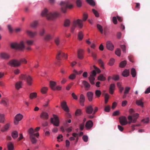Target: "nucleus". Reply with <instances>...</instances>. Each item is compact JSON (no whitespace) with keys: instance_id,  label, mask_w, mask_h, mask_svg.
<instances>
[{"instance_id":"obj_1","label":"nucleus","mask_w":150,"mask_h":150,"mask_svg":"<svg viewBox=\"0 0 150 150\" xmlns=\"http://www.w3.org/2000/svg\"><path fill=\"white\" fill-rule=\"evenodd\" d=\"M41 15L42 16L46 17L48 20H53L58 17L59 16V14L57 12L48 13V10L45 8L42 11Z\"/></svg>"},{"instance_id":"obj_2","label":"nucleus","mask_w":150,"mask_h":150,"mask_svg":"<svg viewBox=\"0 0 150 150\" xmlns=\"http://www.w3.org/2000/svg\"><path fill=\"white\" fill-rule=\"evenodd\" d=\"M27 62V61L25 59L23 58L19 61L15 59L11 60L9 61L8 64L11 67H17L20 66L21 63L26 64Z\"/></svg>"},{"instance_id":"obj_3","label":"nucleus","mask_w":150,"mask_h":150,"mask_svg":"<svg viewBox=\"0 0 150 150\" xmlns=\"http://www.w3.org/2000/svg\"><path fill=\"white\" fill-rule=\"evenodd\" d=\"M69 1H62L61 2L60 4L61 6V10L63 13H66L67 8L71 9L73 7V5L72 4H69Z\"/></svg>"},{"instance_id":"obj_4","label":"nucleus","mask_w":150,"mask_h":150,"mask_svg":"<svg viewBox=\"0 0 150 150\" xmlns=\"http://www.w3.org/2000/svg\"><path fill=\"white\" fill-rule=\"evenodd\" d=\"M11 46L13 49L19 50L23 49L25 47L24 43L22 41L19 43L17 42L12 43L11 44Z\"/></svg>"},{"instance_id":"obj_5","label":"nucleus","mask_w":150,"mask_h":150,"mask_svg":"<svg viewBox=\"0 0 150 150\" xmlns=\"http://www.w3.org/2000/svg\"><path fill=\"white\" fill-rule=\"evenodd\" d=\"M34 129L32 128H30L28 130V132L29 135V138L31 142L33 144H35L37 141V140L34 137Z\"/></svg>"},{"instance_id":"obj_6","label":"nucleus","mask_w":150,"mask_h":150,"mask_svg":"<svg viewBox=\"0 0 150 150\" xmlns=\"http://www.w3.org/2000/svg\"><path fill=\"white\" fill-rule=\"evenodd\" d=\"M82 22L83 21L80 19H78L76 21H74L73 22L72 26L71 28V32L73 33L77 25L79 28H81L83 26Z\"/></svg>"},{"instance_id":"obj_7","label":"nucleus","mask_w":150,"mask_h":150,"mask_svg":"<svg viewBox=\"0 0 150 150\" xmlns=\"http://www.w3.org/2000/svg\"><path fill=\"white\" fill-rule=\"evenodd\" d=\"M54 118H52L50 119L51 122L54 126L58 127L59 125V118L56 115H53Z\"/></svg>"},{"instance_id":"obj_8","label":"nucleus","mask_w":150,"mask_h":150,"mask_svg":"<svg viewBox=\"0 0 150 150\" xmlns=\"http://www.w3.org/2000/svg\"><path fill=\"white\" fill-rule=\"evenodd\" d=\"M23 117V115L20 114H18L16 115L14 119V124L16 125H18L19 122L22 119Z\"/></svg>"},{"instance_id":"obj_9","label":"nucleus","mask_w":150,"mask_h":150,"mask_svg":"<svg viewBox=\"0 0 150 150\" xmlns=\"http://www.w3.org/2000/svg\"><path fill=\"white\" fill-rule=\"evenodd\" d=\"M61 57H64L66 59L67 58V54H65L61 51L58 52L56 56V58L58 60H60Z\"/></svg>"},{"instance_id":"obj_10","label":"nucleus","mask_w":150,"mask_h":150,"mask_svg":"<svg viewBox=\"0 0 150 150\" xmlns=\"http://www.w3.org/2000/svg\"><path fill=\"white\" fill-rule=\"evenodd\" d=\"M10 55L6 52H1L0 53V58L4 59H9Z\"/></svg>"},{"instance_id":"obj_11","label":"nucleus","mask_w":150,"mask_h":150,"mask_svg":"<svg viewBox=\"0 0 150 150\" xmlns=\"http://www.w3.org/2000/svg\"><path fill=\"white\" fill-rule=\"evenodd\" d=\"M120 122L122 125H125L128 124L127 118L125 117H122L120 118Z\"/></svg>"},{"instance_id":"obj_12","label":"nucleus","mask_w":150,"mask_h":150,"mask_svg":"<svg viewBox=\"0 0 150 150\" xmlns=\"http://www.w3.org/2000/svg\"><path fill=\"white\" fill-rule=\"evenodd\" d=\"M61 105L62 108L65 112L69 111V109L67 106L66 102L64 101H62L61 103Z\"/></svg>"},{"instance_id":"obj_13","label":"nucleus","mask_w":150,"mask_h":150,"mask_svg":"<svg viewBox=\"0 0 150 150\" xmlns=\"http://www.w3.org/2000/svg\"><path fill=\"white\" fill-rule=\"evenodd\" d=\"M11 125L9 123H7L1 129V131L3 132L7 131L9 129Z\"/></svg>"},{"instance_id":"obj_14","label":"nucleus","mask_w":150,"mask_h":150,"mask_svg":"<svg viewBox=\"0 0 150 150\" xmlns=\"http://www.w3.org/2000/svg\"><path fill=\"white\" fill-rule=\"evenodd\" d=\"M93 126V122L91 120H89L86 123L85 127L86 129H90Z\"/></svg>"},{"instance_id":"obj_15","label":"nucleus","mask_w":150,"mask_h":150,"mask_svg":"<svg viewBox=\"0 0 150 150\" xmlns=\"http://www.w3.org/2000/svg\"><path fill=\"white\" fill-rule=\"evenodd\" d=\"M107 48L110 50H112L114 48V45L110 41H108L106 43Z\"/></svg>"},{"instance_id":"obj_16","label":"nucleus","mask_w":150,"mask_h":150,"mask_svg":"<svg viewBox=\"0 0 150 150\" xmlns=\"http://www.w3.org/2000/svg\"><path fill=\"white\" fill-rule=\"evenodd\" d=\"M82 83L84 86L85 90L86 91L89 90L90 88V85L89 83L86 81H83Z\"/></svg>"},{"instance_id":"obj_17","label":"nucleus","mask_w":150,"mask_h":150,"mask_svg":"<svg viewBox=\"0 0 150 150\" xmlns=\"http://www.w3.org/2000/svg\"><path fill=\"white\" fill-rule=\"evenodd\" d=\"M26 33L28 35L32 38L34 37L37 35V33L36 32H33L29 30H27Z\"/></svg>"},{"instance_id":"obj_18","label":"nucleus","mask_w":150,"mask_h":150,"mask_svg":"<svg viewBox=\"0 0 150 150\" xmlns=\"http://www.w3.org/2000/svg\"><path fill=\"white\" fill-rule=\"evenodd\" d=\"M83 50L81 49H79L77 51V57H78L80 59H82L83 58Z\"/></svg>"},{"instance_id":"obj_19","label":"nucleus","mask_w":150,"mask_h":150,"mask_svg":"<svg viewBox=\"0 0 150 150\" xmlns=\"http://www.w3.org/2000/svg\"><path fill=\"white\" fill-rule=\"evenodd\" d=\"M25 80L26 81L27 84L29 86L32 85L33 81V79L30 76L28 75L27 76V77H26Z\"/></svg>"},{"instance_id":"obj_20","label":"nucleus","mask_w":150,"mask_h":150,"mask_svg":"<svg viewBox=\"0 0 150 150\" xmlns=\"http://www.w3.org/2000/svg\"><path fill=\"white\" fill-rule=\"evenodd\" d=\"M86 112L88 114H91L93 113V109L91 105L87 107L86 109Z\"/></svg>"},{"instance_id":"obj_21","label":"nucleus","mask_w":150,"mask_h":150,"mask_svg":"<svg viewBox=\"0 0 150 150\" xmlns=\"http://www.w3.org/2000/svg\"><path fill=\"white\" fill-rule=\"evenodd\" d=\"M85 100V97L82 94H81L79 98V102L80 105L82 106H84V102Z\"/></svg>"},{"instance_id":"obj_22","label":"nucleus","mask_w":150,"mask_h":150,"mask_svg":"<svg viewBox=\"0 0 150 150\" xmlns=\"http://www.w3.org/2000/svg\"><path fill=\"white\" fill-rule=\"evenodd\" d=\"M48 115L47 113L46 112H42L40 115V117L45 120H47L48 118Z\"/></svg>"},{"instance_id":"obj_23","label":"nucleus","mask_w":150,"mask_h":150,"mask_svg":"<svg viewBox=\"0 0 150 150\" xmlns=\"http://www.w3.org/2000/svg\"><path fill=\"white\" fill-rule=\"evenodd\" d=\"M87 97L89 101H91L93 99V93L91 92H88L86 93Z\"/></svg>"},{"instance_id":"obj_24","label":"nucleus","mask_w":150,"mask_h":150,"mask_svg":"<svg viewBox=\"0 0 150 150\" xmlns=\"http://www.w3.org/2000/svg\"><path fill=\"white\" fill-rule=\"evenodd\" d=\"M115 87V85L114 83H112L110 85L109 88V93L111 94H113Z\"/></svg>"},{"instance_id":"obj_25","label":"nucleus","mask_w":150,"mask_h":150,"mask_svg":"<svg viewBox=\"0 0 150 150\" xmlns=\"http://www.w3.org/2000/svg\"><path fill=\"white\" fill-rule=\"evenodd\" d=\"M11 135L14 139H16L18 137V132L17 131H13L12 132Z\"/></svg>"},{"instance_id":"obj_26","label":"nucleus","mask_w":150,"mask_h":150,"mask_svg":"<svg viewBox=\"0 0 150 150\" xmlns=\"http://www.w3.org/2000/svg\"><path fill=\"white\" fill-rule=\"evenodd\" d=\"M57 83L55 82L52 81H50V86L52 90L55 91V87Z\"/></svg>"},{"instance_id":"obj_27","label":"nucleus","mask_w":150,"mask_h":150,"mask_svg":"<svg viewBox=\"0 0 150 150\" xmlns=\"http://www.w3.org/2000/svg\"><path fill=\"white\" fill-rule=\"evenodd\" d=\"M38 21H34L31 23L30 26L33 28H35L38 26Z\"/></svg>"},{"instance_id":"obj_28","label":"nucleus","mask_w":150,"mask_h":150,"mask_svg":"<svg viewBox=\"0 0 150 150\" xmlns=\"http://www.w3.org/2000/svg\"><path fill=\"white\" fill-rule=\"evenodd\" d=\"M8 150H13L14 148L13 144L11 142H9L7 144Z\"/></svg>"},{"instance_id":"obj_29","label":"nucleus","mask_w":150,"mask_h":150,"mask_svg":"<svg viewBox=\"0 0 150 150\" xmlns=\"http://www.w3.org/2000/svg\"><path fill=\"white\" fill-rule=\"evenodd\" d=\"M22 83L21 81H19L16 82L15 85V86L16 89L18 90L21 88Z\"/></svg>"},{"instance_id":"obj_30","label":"nucleus","mask_w":150,"mask_h":150,"mask_svg":"<svg viewBox=\"0 0 150 150\" xmlns=\"http://www.w3.org/2000/svg\"><path fill=\"white\" fill-rule=\"evenodd\" d=\"M129 74V70L125 69L122 73V75L124 77H127Z\"/></svg>"},{"instance_id":"obj_31","label":"nucleus","mask_w":150,"mask_h":150,"mask_svg":"<svg viewBox=\"0 0 150 150\" xmlns=\"http://www.w3.org/2000/svg\"><path fill=\"white\" fill-rule=\"evenodd\" d=\"M88 79L90 81V83L92 85L94 84L95 83L94 81L95 80V78L92 75H90V76L88 78Z\"/></svg>"},{"instance_id":"obj_32","label":"nucleus","mask_w":150,"mask_h":150,"mask_svg":"<svg viewBox=\"0 0 150 150\" xmlns=\"http://www.w3.org/2000/svg\"><path fill=\"white\" fill-rule=\"evenodd\" d=\"M53 36L50 34L46 35L45 37V39L46 40H49L52 38Z\"/></svg>"},{"instance_id":"obj_33","label":"nucleus","mask_w":150,"mask_h":150,"mask_svg":"<svg viewBox=\"0 0 150 150\" xmlns=\"http://www.w3.org/2000/svg\"><path fill=\"white\" fill-rule=\"evenodd\" d=\"M86 1L91 6H94L95 5V2L93 0H86Z\"/></svg>"},{"instance_id":"obj_34","label":"nucleus","mask_w":150,"mask_h":150,"mask_svg":"<svg viewBox=\"0 0 150 150\" xmlns=\"http://www.w3.org/2000/svg\"><path fill=\"white\" fill-rule=\"evenodd\" d=\"M142 98L141 99L139 100H137L136 101V103L137 105H140L142 107H143V103L142 102Z\"/></svg>"},{"instance_id":"obj_35","label":"nucleus","mask_w":150,"mask_h":150,"mask_svg":"<svg viewBox=\"0 0 150 150\" xmlns=\"http://www.w3.org/2000/svg\"><path fill=\"white\" fill-rule=\"evenodd\" d=\"M37 96V94L36 93L34 92L30 93V98L32 99L33 98H36Z\"/></svg>"},{"instance_id":"obj_36","label":"nucleus","mask_w":150,"mask_h":150,"mask_svg":"<svg viewBox=\"0 0 150 150\" xmlns=\"http://www.w3.org/2000/svg\"><path fill=\"white\" fill-rule=\"evenodd\" d=\"M8 102V100L7 98H5L2 100L1 103L5 106H6L7 105Z\"/></svg>"},{"instance_id":"obj_37","label":"nucleus","mask_w":150,"mask_h":150,"mask_svg":"<svg viewBox=\"0 0 150 150\" xmlns=\"http://www.w3.org/2000/svg\"><path fill=\"white\" fill-rule=\"evenodd\" d=\"M48 90V88L47 87H43L41 90V92L42 94L46 93Z\"/></svg>"},{"instance_id":"obj_38","label":"nucleus","mask_w":150,"mask_h":150,"mask_svg":"<svg viewBox=\"0 0 150 150\" xmlns=\"http://www.w3.org/2000/svg\"><path fill=\"white\" fill-rule=\"evenodd\" d=\"M127 64V61L126 60H124L121 62L119 65L120 67L121 68H123Z\"/></svg>"},{"instance_id":"obj_39","label":"nucleus","mask_w":150,"mask_h":150,"mask_svg":"<svg viewBox=\"0 0 150 150\" xmlns=\"http://www.w3.org/2000/svg\"><path fill=\"white\" fill-rule=\"evenodd\" d=\"M131 74L133 77H135L136 75V72L135 69L133 68L131 70Z\"/></svg>"},{"instance_id":"obj_40","label":"nucleus","mask_w":150,"mask_h":150,"mask_svg":"<svg viewBox=\"0 0 150 150\" xmlns=\"http://www.w3.org/2000/svg\"><path fill=\"white\" fill-rule=\"evenodd\" d=\"M70 25V21L69 20L66 19L64 22V25L65 27H68Z\"/></svg>"},{"instance_id":"obj_41","label":"nucleus","mask_w":150,"mask_h":150,"mask_svg":"<svg viewBox=\"0 0 150 150\" xmlns=\"http://www.w3.org/2000/svg\"><path fill=\"white\" fill-rule=\"evenodd\" d=\"M34 41L32 40H27L26 41V44L28 45H33Z\"/></svg>"},{"instance_id":"obj_42","label":"nucleus","mask_w":150,"mask_h":150,"mask_svg":"<svg viewBox=\"0 0 150 150\" xmlns=\"http://www.w3.org/2000/svg\"><path fill=\"white\" fill-rule=\"evenodd\" d=\"M101 92L99 90H96L95 91V94L97 97H100L101 95Z\"/></svg>"},{"instance_id":"obj_43","label":"nucleus","mask_w":150,"mask_h":150,"mask_svg":"<svg viewBox=\"0 0 150 150\" xmlns=\"http://www.w3.org/2000/svg\"><path fill=\"white\" fill-rule=\"evenodd\" d=\"M83 34L82 31H80L78 35V39L80 40H81L83 37Z\"/></svg>"},{"instance_id":"obj_44","label":"nucleus","mask_w":150,"mask_h":150,"mask_svg":"<svg viewBox=\"0 0 150 150\" xmlns=\"http://www.w3.org/2000/svg\"><path fill=\"white\" fill-rule=\"evenodd\" d=\"M105 104H107L108 101V99L109 98V96L107 93L105 94Z\"/></svg>"},{"instance_id":"obj_45","label":"nucleus","mask_w":150,"mask_h":150,"mask_svg":"<svg viewBox=\"0 0 150 150\" xmlns=\"http://www.w3.org/2000/svg\"><path fill=\"white\" fill-rule=\"evenodd\" d=\"M76 74H75L73 73L69 76V78L71 80H73L76 78Z\"/></svg>"},{"instance_id":"obj_46","label":"nucleus","mask_w":150,"mask_h":150,"mask_svg":"<svg viewBox=\"0 0 150 150\" xmlns=\"http://www.w3.org/2000/svg\"><path fill=\"white\" fill-rule=\"evenodd\" d=\"M93 13L94 14L96 17H98L99 16V14L98 12L94 9H93L92 10Z\"/></svg>"},{"instance_id":"obj_47","label":"nucleus","mask_w":150,"mask_h":150,"mask_svg":"<svg viewBox=\"0 0 150 150\" xmlns=\"http://www.w3.org/2000/svg\"><path fill=\"white\" fill-rule=\"evenodd\" d=\"M98 62L102 68H104V63L103 61L101 59H99L98 60Z\"/></svg>"},{"instance_id":"obj_48","label":"nucleus","mask_w":150,"mask_h":150,"mask_svg":"<svg viewBox=\"0 0 150 150\" xmlns=\"http://www.w3.org/2000/svg\"><path fill=\"white\" fill-rule=\"evenodd\" d=\"M28 75L22 74L19 76V78L21 80H25Z\"/></svg>"},{"instance_id":"obj_49","label":"nucleus","mask_w":150,"mask_h":150,"mask_svg":"<svg viewBox=\"0 0 150 150\" xmlns=\"http://www.w3.org/2000/svg\"><path fill=\"white\" fill-rule=\"evenodd\" d=\"M98 79L99 80L104 81L105 80V78L103 75H100L98 77Z\"/></svg>"},{"instance_id":"obj_50","label":"nucleus","mask_w":150,"mask_h":150,"mask_svg":"<svg viewBox=\"0 0 150 150\" xmlns=\"http://www.w3.org/2000/svg\"><path fill=\"white\" fill-rule=\"evenodd\" d=\"M76 4L78 7H81L82 6V2L80 0H77L76 1Z\"/></svg>"},{"instance_id":"obj_51","label":"nucleus","mask_w":150,"mask_h":150,"mask_svg":"<svg viewBox=\"0 0 150 150\" xmlns=\"http://www.w3.org/2000/svg\"><path fill=\"white\" fill-rule=\"evenodd\" d=\"M4 115L3 114H0V122L3 123L4 121Z\"/></svg>"},{"instance_id":"obj_52","label":"nucleus","mask_w":150,"mask_h":150,"mask_svg":"<svg viewBox=\"0 0 150 150\" xmlns=\"http://www.w3.org/2000/svg\"><path fill=\"white\" fill-rule=\"evenodd\" d=\"M97 28L99 30L100 33L102 34L103 33V30L102 27L99 24L97 25Z\"/></svg>"},{"instance_id":"obj_53","label":"nucleus","mask_w":150,"mask_h":150,"mask_svg":"<svg viewBox=\"0 0 150 150\" xmlns=\"http://www.w3.org/2000/svg\"><path fill=\"white\" fill-rule=\"evenodd\" d=\"M60 39L59 37H57L54 40V42L57 45H58L60 43Z\"/></svg>"},{"instance_id":"obj_54","label":"nucleus","mask_w":150,"mask_h":150,"mask_svg":"<svg viewBox=\"0 0 150 150\" xmlns=\"http://www.w3.org/2000/svg\"><path fill=\"white\" fill-rule=\"evenodd\" d=\"M115 54L118 56H120L121 54V50L119 49H117L115 50Z\"/></svg>"},{"instance_id":"obj_55","label":"nucleus","mask_w":150,"mask_h":150,"mask_svg":"<svg viewBox=\"0 0 150 150\" xmlns=\"http://www.w3.org/2000/svg\"><path fill=\"white\" fill-rule=\"evenodd\" d=\"M73 73H74L76 75L81 74L83 72V71L81 70L78 72L76 70H74L73 71Z\"/></svg>"},{"instance_id":"obj_56","label":"nucleus","mask_w":150,"mask_h":150,"mask_svg":"<svg viewBox=\"0 0 150 150\" xmlns=\"http://www.w3.org/2000/svg\"><path fill=\"white\" fill-rule=\"evenodd\" d=\"M110 110V107L109 105L106 106L104 108V110L105 111L109 112Z\"/></svg>"},{"instance_id":"obj_57","label":"nucleus","mask_w":150,"mask_h":150,"mask_svg":"<svg viewBox=\"0 0 150 150\" xmlns=\"http://www.w3.org/2000/svg\"><path fill=\"white\" fill-rule=\"evenodd\" d=\"M115 60L113 58H111L109 62V64L110 66L113 65L114 63Z\"/></svg>"},{"instance_id":"obj_58","label":"nucleus","mask_w":150,"mask_h":150,"mask_svg":"<svg viewBox=\"0 0 150 150\" xmlns=\"http://www.w3.org/2000/svg\"><path fill=\"white\" fill-rule=\"evenodd\" d=\"M81 110L80 109H78L75 112V115H79L81 114Z\"/></svg>"},{"instance_id":"obj_59","label":"nucleus","mask_w":150,"mask_h":150,"mask_svg":"<svg viewBox=\"0 0 150 150\" xmlns=\"http://www.w3.org/2000/svg\"><path fill=\"white\" fill-rule=\"evenodd\" d=\"M130 89V88L129 87H127L125 88V90L124 92V93L125 94H127L129 91Z\"/></svg>"},{"instance_id":"obj_60","label":"nucleus","mask_w":150,"mask_h":150,"mask_svg":"<svg viewBox=\"0 0 150 150\" xmlns=\"http://www.w3.org/2000/svg\"><path fill=\"white\" fill-rule=\"evenodd\" d=\"M119 79V76L118 75H113L112 78V79L115 81L118 80Z\"/></svg>"},{"instance_id":"obj_61","label":"nucleus","mask_w":150,"mask_h":150,"mask_svg":"<svg viewBox=\"0 0 150 150\" xmlns=\"http://www.w3.org/2000/svg\"><path fill=\"white\" fill-rule=\"evenodd\" d=\"M91 56L93 58L94 60H96L97 59V54L96 53L92 52H91Z\"/></svg>"},{"instance_id":"obj_62","label":"nucleus","mask_w":150,"mask_h":150,"mask_svg":"<svg viewBox=\"0 0 150 150\" xmlns=\"http://www.w3.org/2000/svg\"><path fill=\"white\" fill-rule=\"evenodd\" d=\"M88 137L86 135H83L82 137L83 139L85 142H87L88 141Z\"/></svg>"},{"instance_id":"obj_63","label":"nucleus","mask_w":150,"mask_h":150,"mask_svg":"<svg viewBox=\"0 0 150 150\" xmlns=\"http://www.w3.org/2000/svg\"><path fill=\"white\" fill-rule=\"evenodd\" d=\"M128 119L129 120V121L128 122V123L129 124H131L132 122V116L131 115H129L128 117Z\"/></svg>"},{"instance_id":"obj_64","label":"nucleus","mask_w":150,"mask_h":150,"mask_svg":"<svg viewBox=\"0 0 150 150\" xmlns=\"http://www.w3.org/2000/svg\"><path fill=\"white\" fill-rule=\"evenodd\" d=\"M120 47L122 48L123 52L125 53L126 52V47L124 45H121Z\"/></svg>"}]
</instances>
